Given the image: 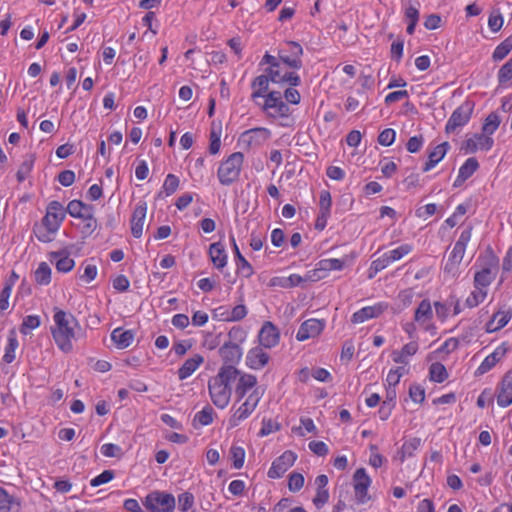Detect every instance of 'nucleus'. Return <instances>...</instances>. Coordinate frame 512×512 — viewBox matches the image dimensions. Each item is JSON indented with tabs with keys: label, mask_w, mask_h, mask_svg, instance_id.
I'll return each mask as SVG.
<instances>
[{
	"label": "nucleus",
	"mask_w": 512,
	"mask_h": 512,
	"mask_svg": "<svg viewBox=\"0 0 512 512\" xmlns=\"http://www.w3.org/2000/svg\"><path fill=\"white\" fill-rule=\"evenodd\" d=\"M238 375L239 369L232 365H223L217 375L209 379V395L217 408L224 409L228 406L232 395L231 383L236 381Z\"/></svg>",
	"instance_id": "1"
},
{
	"label": "nucleus",
	"mask_w": 512,
	"mask_h": 512,
	"mask_svg": "<svg viewBox=\"0 0 512 512\" xmlns=\"http://www.w3.org/2000/svg\"><path fill=\"white\" fill-rule=\"evenodd\" d=\"M53 311L54 325L50 328L53 340L62 352L69 353L73 350L72 340L76 336L75 328L79 327V322L72 313L58 307H54Z\"/></svg>",
	"instance_id": "2"
},
{
	"label": "nucleus",
	"mask_w": 512,
	"mask_h": 512,
	"mask_svg": "<svg viewBox=\"0 0 512 512\" xmlns=\"http://www.w3.org/2000/svg\"><path fill=\"white\" fill-rule=\"evenodd\" d=\"M66 210L59 201H51L46 209V215L41 224H35L33 231L37 239L43 243L52 241V234L56 233L63 222Z\"/></svg>",
	"instance_id": "3"
},
{
	"label": "nucleus",
	"mask_w": 512,
	"mask_h": 512,
	"mask_svg": "<svg viewBox=\"0 0 512 512\" xmlns=\"http://www.w3.org/2000/svg\"><path fill=\"white\" fill-rule=\"evenodd\" d=\"M243 160L244 155L241 152H234L220 164L217 176L222 185L229 186L238 180Z\"/></svg>",
	"instance_id": "4"
},
{
	"label": "nucleus",
	"mask_w": 512,
	"mask_h": 512,
	"mask_svg": "<svg viewBox=\"0 0 512 512\" xmlns=\"http://www.w3.org/2000/svg\"><path fill=\"white\" fill-rule=\"evenodd\" d=\"M143 506L146 512H173L175 498L172 494L155 491L145 497Z\"/></svg>",
	"instance_id": "5"
},
{
	"label": "nucleus",
	"mask_w": 512,
	"mask_h": 512,
	"mask_svg": "<svg viewBox=\"0 0 512 512\" xmlns=\"http://www.w3.org/2000/svg\"><path fill=\"white\" fill-rule=\"evenodd\" d=\"M303 48L295 41H286L278 51L280 61L287 67L299 70L303 66Z\"/></svg>",
	"instance_id": "6"
},
{
	"label": "nucleus",
	"mask_w": 512,
	"mask_h": 512,
	"mask_svg": "<svg viewBox=\"0 0 512 512\" xmlns=\"http://www.w3.org/2000/svg\"><path fill=\"white\" fill-rule=\"evenodd\" d=\"M474 102L470 100L464 101L459 107H457L450 118L448 119L445 132L447 134L454 133L458 128L465 126L473 113Z\"/></svg>",
	"instance_id": "7"
},
{
	"label": "nucleus",
	"mask_w": 512,
	"mask_h": 512,
	"mask_svg": "<svg viewBox=\"0 0 512 512\" xmlns=\"http://www.w3.org/2000/svg\"><path fill=\"white\" fill-rule=\"evenodd\" d=\"M261 399V394L257 389H254L245 401L234 411L229 419L230 427L238 426L242 421L247 419L256 409L259 401Z\"/></svg>",
	"instance_id": "8"
},
{
	"label": "nucleus",
	"mask_w": 512,
	"mask_h": 512,
	"mask_svg": "<svg viewBox=\"0 0 512 512\" xmlns=\"http://www.w3.org/2000/svg\"><path fill=\"white\" fill-rule=\"evenodd\" d=\"M262 109L267 112L268 116L273 118L287 117L290 113V108L283 100L282 94L279 91L267 93Z\"/></svg>",
	"instance_id": "9"
},
{
	"label": "nucleus",
	"mask_w": 512,
	"mask_h": 512,
	"mask_svg": "<svg viewBox=\"0 0 512 512\" xmlns=\"http://www.w3.org/2000/svg\"><path fill=\"white\" fill-rule=\"evenodd\" d=\"M371 485V478L364 468H358L353 475V488L358 503H366L370 497L368 496V488Z\"/></svg>",
	"instance_id": "10"
},
{
	"label": "nucleus",
	"mask_w": 512,
	"mask_h": 512,
	"mask_svg": "<svg viewBox=\"0 0 512 512\" xmlns=\"http://www.w3.org/2000/svg\"><path fill=\"white\" fill-rule=\"evenodd\" d=\"M271 136L269 129L256 127L243 132L240 135L239 143L248 148L258 147L264 144Z\"/></svg>",
	"instance_id": "11"
},
{
	"label": "nucleus",
	"mask_w": 512,
	"mask_h": 512,
	"mask_svg": "<svg viewBox=\"0 0 512 512\" xmlns=\"http://www.w3.org/2000/svg\"><path fill=\"white\" fill-rule=\"evenodd\" d=\"M297 456L291 451H285L281 456L277 457L268 470V477L277 479L284 475V473L294 464Z\"/></svg>",
	"instance_id": "12"
},
{
	"label": "nucleus",
	"mask_w": 512,
	"mask_h": 512,
	"mask_svg": "<svg viewBox=\"0 0 512 512\" xmlns=\"http://www.w3.org/2000/svg\"><path fill=\"white\" fill-rule=\"evenodd\" d=\"M265 73L273 83L277 84H289L292 87L300 85L301 79L296 72L282 71L281 64L278 63V67L266 68Z\"/></svg>",
	"instance_id": "13"
},
{
	"label": "nucleus",
	"mask_w": 512,
	"mask_h": 512,
	"mask_svg": "<svg viewBox=\"0 0 512 512\" xmlns=\"http://www.w3.org/2000/svg\"><path fill=\"white\" fill-rule=\"evenodd\" d=\"M325 325V320L308 319L301 324L296 334V339L298 341H305L309 338H314L323 331Z\"/></svg>",
	"instance_id": "14"
},
{
	"label": "nucleus",
	"mask_w": 512,
	"mask_h": 512,
	"mask_svg": "<svg viewBox=\"0 0 512 512\" xmlns=\"http://www.w3.org/2000/svg\"><path fill=\"white\" fill-rule=\"evenodd\" d=\"M506 342L501 343L491 354H489L476 370L477 375H483L490 371L508 352Z\"/></svg>",
	"instance_id": "15"
},
{
	"label": "nucleus",
	"mask_w": 512,
	"mask_h": 512,
	"mask_svg": "<svg viewBox=\"0 0 512 512\" xmlns=\"http://www.w3.org/2000/svg\"><path fill=\"white\" fill-rule=\"evenodd\" d=\"M258 338L261 346L272 348L279 343L280 333L278 328L268 321L262 326Z\"/></svg>",
	"instance_id": "16"
},
{
	"label": "nucleus",
	"mask_w": 512,
	"mask_h": 512,
	"mask_svg": "<svg viewBox=\"0 0 512 512\" xmlns=\"http://www.w3.org/2000/svg\"><path fill=\"white\" fill-rule=\"evenodd\" d=\"M497 404L500 407H508L512 404V370L506 372L500 382Z\"/></svg>",
	"instance_id": "17"
},
{
	"label": "nucleus",
	"mask_w": 512,
	"mask_h": 512,
	"mask_svg": "<svg viewBox=\"0 0 512 512\" xmlns=\"http://www.w3.org/2000/svg\"><path fill=\"white\" fill-rule=\"evenodd\" d=\"M146 212V202L140 201L136 205L131 217V233L135 238H140L142 236Z\"/></svg>",
	"instance_id": "18"
},
{
	"label": "nucleus",
	"mask_w": 512,
	"mask_h": 512,
	"mask_svg": "<svg viewBox=\"0 0 512 512\" xmlns=\"http://www.w3.org/2000/svg\"><path fill=\"white\" fill-rule=\"evenodd\" d=\"M386 309L387 304L384 303L363 307L352 315L351 321L354 324L363 323L369 319L379 317Z\"/></svg>",
	"instance_id": "19"
},
{
	"label": "nucleus",
	"mask_w": 512,
	"mask_h": 512,
	"mask_svg": "<svg viewBox=\"0 0 512 512\" xmlns=\"http://www.w3.org/2000/svg\"><path fill=\"white\" fill-rule=\"evenodd\" d=\"M219 354L225 365H232L235 367V364L241 360L242 349L237 343L228 341L220 347Z\"/></svg>",
	"instance_id": "20"
},
{
	"label": "nucleus",
	"mask_w": 512,
	"mask_h": 512,
	"mask_svg": "<svg viewBox=\"0 0 512 512\" xmlns=\"http://www.w3.org/2000/svg\"><path fill=\"white\" fill-rule=\"evenodd\" d=\"M344 261L336 258H330V259H322L317 263L316 269L309 272L308 279L310 280H319L323 276L319 275V272H329L333 270H342L344 268Z\"/></svg>",
	"instance_id": "21"
},
{
	"label": "nucleus",
	"mask_w": 512,
	"mask_h": 512,
	"mask_svg": "<svg viewBox=\"0 0 512 512\" xmlns=\"http://www.w3.org/2000/svg\"><path fill=\"white\" fill-rule=\"evenodd\" d=\"M269 355L262 347H254L250 349L246 356V364L254 370L263 368L269 362Z\"/></svg>",
	"instance_id": "22"
},
{
	"label": "nucleus",
	"mask_w": 512,
	"mask_h": 512,
	"mask_svg": "<svg viewBox=\"0 0 512 512\" xmlns=\"http://www.w3.org/2000/svg\"><path fill=\"white\" fill-rule=\"evenodd\" d=\"M236 380H238V382L235 387V395L237 401H240L256 386L257 378L252 374L242 373L240 371V375H238Z\"/></svg>",
	"instance_id": "23"
},
{
	"label": "nucleus",
	"mask_w": 512,
	"mask_h": 512,
	"mask_svg": "<svg viewBox=\"0 0 512 512\" xmlns=\"http://www.w3.org/2000/svg\"><path fill=\"white\" fill-rule=\"evenodd\" d=\"M210 259L218 270L223 269L227 264V253L221 242H214L209 246Z\"/></svg>",
	"instance_id": "24"
},
{
	"label": "nucleus",
	"mask_w": 512,
	"mask_h": 512,
	"mask_svg": "<svg viewBox=\"0 0 512 512\" xmlns=\"http://www.w3.org/2000/svg\"><path fill=\"white\" fill-rule=\"evenodd\" d=\"M479 168V163L475 157L468 158L460 167L458 176L453 184L454 187L461 186L468 178H470Z\"/></svg>",
	"instance_id": "25"
},
{
	"label": "nucleus",
	"mask_w": 512,
	"mask_h": 512,
	"mask_svg": "<svg viewBox=\"0 0 512 512\" xmlns=\"http://www.w3.org/2000/svg\"><path fill=\"white\" fill-rule=\"evenodd\" d=\"M51 261L55 262L56 269L59 272H69L73 269L75 265V261L70 258L69 253L67 251H57L50 253Z\"/></svg>",
	"instance_id": "26"
},
{
	"label": "nucleus",
	"mask_w": 512,
	"mask_h": 512,
	"mask_svg": "<svg viewBox=\"0 0 512 512\" xmlns=\"http://www.w3.org/2000/svg\"><path fill=\"white\" fill-rule=\"evenodd\" d=\"M230 240L233 247L237 270L242 274V276L246 278L250 277L254 273L251 264L241 254L234 236L231 235Z\"/></svg>",
	"instance_id": "27"
},
{
	"label": "nucleus",
	"mask_w": 512,
	"mask_h": 512,
	"mask_svg": "<svg viewBox=\"0 0 512 512\" xmlns=\"http://www.w3.org/2000/svg\"><path fill=\"white\" fill-rule=\"evenodd\" d=\"M134 339L132 330H124L121 327L115 328L111 333V340L117 348L124 349L131 345Z\"/></svg>",
	"instance_id": "28"
},
{
	"label": "nucleus",
	"mask_w": 512,
	"mask_h": 512,
	"mask_svg": "<svg viewBox=\"0 0 512 512\" xmlns=\"http://www.w3.org/2000/svg\"><path fill=\"white\" fill-rule=\"evenodd\" d=\"M450 145L448 142H443L437 145L429 154L428 161L425 163L423 167V171L427 172L432 169L435 165H437L446 155Z\"/></svg>",
	"instance_id": "29"
},
{
	"label": "nucleus",
	"mask_w": 512,
	"mask_h": 512,
	"mask_svg": "<svg viewBox=\"0 0 512 512\" xmlns=\"http://www.w3.org/2000/svg\"><path fill=\"white\" fill-rule=\"evenodd\" d=\"M203 361L204 358L200 354H195L193 357L187 359L178 369V378L184 380L191 376Z\"/></svg>",
	"instance_id": "30"
},
{
	"label": "nucleus",
	"mask_w": 512,
	"mask_h": 512,
	"mask_svg": "<svg viewBox=\"0 0 512 512\" xmlns=\"http://www.w3.org/2000/svg\"><path fill=\"white\" fill-rule=\"evenodd\" d=\"M270 81L271 80L269 79V77L266 73L254 78V80L251 83V88L253 89L251 98L254 101L260 97L266 98L267 93H269L268 89H269Z\"/></svg>",
	"instance_id": "31"
},
{
	"label": "nucleus",
	"mask_w": 512,
	"mask_h": 512,
	"mask_svg": "<svg viewBox=\"0 0 512 512\" xmlns=\"http://www.w3.org/2000/svg\"><path fill=\"white\" fill-rule=\"evenodd\" d=\"M418 351V343L415 341L405 344L401 350H394L392 352V358L395 363L407 364L408 357L413 356Z\"/></svg>",
	"instance_id": "32"
},
{
	"label": "nucleus",
	"mask_w": 512,
	"mask_h": 512,
	"mask_svg": "<svg viewBox=\"0 0 512 512\" xmlns=\"http://www.w3.org/2000/svg\"><path fill=\"white\" fill-rule=\"evenodd\" d=\"M66 212L74 218H84L93 212V206L87 205L80 200H72L68 203Z\"/></svg>",
	"instance_id": "33"
},
{
	"label": "nucleus",
	"mask_w": 512,
	"mask_h": 512,
	"mask_svg": "<svg viewBox=\"0 0 512 512\" xmlns=\"http://www.w3.org/2000/svg\"><path fill=\"white\" fill-rule=\"evenodd\" d=\"M465 250L466 249L460 247V245L459 246L454 245L453 250L451 251V253L448 257V260L445 264V267H444L445 272L453 273L456 271L457 267L462 262Z\"/></svg>",
	"instance_id": "34"
},
{
	"label": "nucleus",
	"mask_w": 512,
	"mask_h": 512,
	"mask_svg": "<svg viewBox=\"0 0 512 512\" xmlns=\"http://www.w3.org/2000/svg\"><path fill=\"white\" fill-rule=\"evenodd\" d=\"M495 275L492 272V269L490 267H484L480 271H477L474 276V286L476 289H484L488 287Z\"/></svg>",
	"instance_id": "35"
},
{
	"label": "nucleus",
	"mask_w": 512,
	"mask_h": 512,
	"mask_svg": "<svg viewBox=\"0 0 512 512\" xmlns=\"http://www.w3.org/2000/svg\"><path fill=\"white\" fill-rule=\"evenodd\" d=\"M432 317L433 311L430 301L428 299L422 300L415 310L414 320L418 323H425L431 320Z\"/></svg>",
	"instance_id": "36"
},
{
	"label": "nucleus",
	"mask_w": 512,
	"mask_h": 512,
	"mask_svg": "<svg viewBox=\"0 0 512 512\" xmlns=\"http://www.w3.org/2000/svg\"><path fill=\"white\" fill-rule=\"evenodd\" d=\"M214 409L210 405H206L201 411L195 414L193 419V426L197 428L198 425L207 426L213 422Z\"/></svg>",
	"instance_id": "37"
},
{
	"label": "nucleus",
	"mask_w": 512,
	"mask_h": 512,
	"mask_svg": "<svg viewBox=\"0 0 512 512\" xmlns=\"http://www.w3.org/2000/svg\"><path fill=\"white\" fill-rule=\"evenodd\" d=\"M420 444L421 439L416 437L405 441L401 447V451L399 452L400 461L404 462L407 457L413 456L414 452L419 448Z\"/></svg>",
	"instance_id": "38"
},
{
	"label": "nucleus",
	"mask_w": 512,
	"mask_h": 512,
	"mask_svg": "<svg viewBox=\"0 0 512 512\" xmlns=\"http://www.w3.org/2000/svg\"><path fill=\"white\" fill-rule=\"evenodd\" d=\"M512 50V36L507 37L503 40L494 50L492 58L494 61L503 60L509 52Z\"/></svg>",
	"instance_id": "39"
},
{
	"label": "nucleus",
	"mask_w": 512,
	"mask_h": 512,
	"mask_svg": "<svg viewBox=\"0 0 512 512\" xmlns=\"http://www.w3.org/2000/svg\"><path fill=\"white\" fill-rule=\"evenodd\" d=\"M35 281L40 285H48L51 282V268L46 262H41L35 271Z\"/></svg>",
	"instance_id": "40"
},
{
	"label": "nucleus",
	"mask_w": 512,
	"mask_h": 512,
	"mask_svg": "<svg viewBox=\"0 0 512 512\" xmlns=\"http://www.w3.org/2000/svg\"><path fill=\"white\" fill-rule=\"evenodd\" d=\"M430 379L437 383H442L448 378L445 366L439 362L433 363L429 369Z\"/></svg>",
	"instance_id": "41"
},
{
	"label": "nucleus",
	"mask_w": 512,
	"mask_h": 512,
	"mask_svg": "<svg viewBox=\"0 0 512 512\" xmlns=\"http://www.w3.org/2000/svg\"><path fill=\"white\" fill-rule=\"evenodd\" d=\"M500 123L501 120L498 114L495 112L490 113L483 124V133L491 136L498 129Z\"/></svg>",
	"instance_id": "42"
},
{
	"label": "nucleus",
	"mask_w": 512,
	"mask_h": 512,
	"mask_svg": "<svg viewBox=\"0 0 512 512\" xmlns=\"http://www.w3.org/2000/svg\"><path fill=\"white\" fill-rule=\"evenodd\" d=\"M487 296V292L484 289H476L470 293L465 301V305L469 308L478 306Z\"/></svg>",
	"instance_id": "43"
},
{
	"label": "nucleus",
	"mask_w": 512,
	"mask_h": 512,
	"mask_svg": "<svg viewBox=\"0 0 512 512\" xmlns=\"http://www.w3.org/2000/svg\"><path fill=\"white\" fill-rule=\"evenodd\" d=\"M230 458L235 469H241L244 464L245 450L240 446L233 445L230 449Z\"/></svg>",
	"instance_id": "44"
},
{
	"label": "nucleus",
	"mask_w": 512,
	"mask_h": 512,
	"mask_svg": "<svg viewBox=\"0 0 512 512\" xmlns=\"http://www.w3.org/2000/svg\"><path fill=\"white\" fill-rule=\"evenodd\" d=\"M40 318L37 315H28L23 319L20 326V333L27 335L30 330L36 329L40 326Z\"/></svg>",
	"instance_id": "45"
},
{
	"label": "nucleus",
	"mask_w": 512,
	"mask_h": 512,
	"mask_svg": "<svg viewBox=\"0 0 512 512\" xmlns=\"http://www.w3.org/2000/svg\"><path fill=\"white\" fill-rule=\"evenodd\" d=\"M14 285V281L7 280L4 284V287L0 293V311H5L9 306V297L11 295L12 287Z\"/></svg>",
	"instance_id": "46"
},
{
	"label": "nucleus",
	"mask_w": 512,
	"mask_h": 512,
	"mask_svg": "<svg viewBox=\"0 0 512 512\" xmlns=\"http://www.w3.org/2000/svg\"><path fill=\"white\" fill-rule=\"evenodd\" d=\"M411 251H412L411 245L402 244L399 247H397L396 249H393V250L387 252L386 254H387L390 262L392 263L394 261L400 260L402 257L409 254Z\"/></svg>",
	"instance_id": "47"
},
{
	"label": "nucleus",
	"mask_w": 512,
	"mask_h": 512,
	"mask_svg": "<svg viewBox=\"0 0 512 512\" xmlns=\"http://www.w3.org/2000/svg\"><path fill=\"white\" fill-rule=\"evenodd\" d=\"M180 180L174 174H168L163 183V190L167 196L172 195L176 192L179 187Z\"/></svg>",
	"instance_id": "48"
},
{
	"label": "nucleus",
	"mask_w": 512,
	"mask_h": 512,
	"mask_svg": "<svg viewBox=\"0 0 512 512\" xmlns=\"http://www.w3.org/2000/svg\"><path fill=\"white\" fill-rule=\"evenodd\" d=\"M18 347V340L14 336H10L8 338V343L5 348V354L3 356V361L6 363H11L15 359V350Z\"/></svg>",
	"instance_id": "49"
},
{
	"label": "nucleus",
	"mask_w": 512,
	"mask_h": 512,
	"mask_svg": "<svg viewBox=\"0 0 512 512\" xmlns=\"http://www.w3.org/2000/svg\"><path fill=\"white\" fill-rule=\"evenodd\" d=\"M33 164L34 159L32 157L30 159H26L25 161H23V163L20 165L16 173V177L19 182H23L28 177V175L32 171Z\"/></svg>",
	"instance_id": "50"
},
{
	"label": "nucleus",
	"mask_w": 512,
	"mask_h": 512,
	"mask_svg": "<svg viewBox=\"0 0 512 512\" xmlns=\"http://www.w3.org/2000/svg\"><path fill=\"white\" fill-rule=\"evenodd\" d=\"M194 504V496L190 492H184L178 496L179 509L187 512Z\"/></svg>",
	"instance_id": "51"
},
{
	"label": "nucleus",
	"mask_w": 512,
	"mask_h": 512,
	"mask_svg": "<svg viewBox=\"0 0 512 512\" xmlns=\"http://www.w3.org/2000/svg\"><path fill=\"white\" fill-rule=\"evenodd\" d=\"M396 132L391 128L384 129L378 136V143L382 146H391L395 141Z\"/></svg>",
	"instance_id": "52"
},
{
	"label": "nucleus",
	"mask_w": 512,
	"mask_h": 512,
	"mask_svg": "<svg viewBox=\"0 0 512 512\" xmlns=\"http://www.w3.org/2000/svg\"><path fill=\"white\" fill-rule=\"evenodd\" d=\"M304 485V476L301 473H292L289 476L288 487L292 492L299 491Z\"/></svg>",
	"instance_id": "53"
},
{
	"label": "nucleus",
	"mask_w": 512,
	"mask_h": 512,
	"mask_svg": "<svg viewBox=\"0 0 512 512\" xmlns=\"http://www.w3.org/2000/svg\"><path fill=\"white\" fill-rule=\"evenodd\" d=\"M281 425L272 419H263L262 428L259 432L260 436H267L273 432L280 430Z\"/></svg>",
	"instance_id": "54"
},
{
	"label": "nucleus",
	"mask_w": 512,
	"mask_h": 512,
	"mask_svg": "<svg viewBox=\"0 0 512 512\" xmlns=\"http://www.w3.org/2000/svg\"><path fill=\"white\" fill-rule=\"evenodd\" d=\"M84 220V225L81 229V232L84 236L91 235L97 228V220L93 217V214H88L87 217L82 218Z\"/></svg>",
	"instance_id": "55"
},
{
	"label": "nucleus",
	"mask_w": 512,
	"mask_h": 512,
	"mask_svg": "<svg viewBox=\"0 0 512 512\" xmlns=\"http://www.w3.org/2000/svg\"><path fill=\"white\" fill-rule=\"evenodd\" d=\"M114 478V472L112 470H104L101 474L94 477L90 481L92 487H98L102 484L108 483Z\"/></svg>",
	"instance_id": "56"
},
{
	"label": "nucleus",
	"mask_w": 512,
	"mask_h": 512,
	"mask_svg": "<svg viewBox=\"0 0 512 512\" xmlns=\"http://www.w3.org/2000/svg\"><path fill=\"white\" fill-rule=\"evenodd\" d=\"M332 205L331 194L327 190H322L319 199V210L323 213L330 214V208Z\"/></svg>",
	"instance_id": "57"
},
{
	"label": "nucleus",
	"mask_w": 512,
	"mask_h": 512,
	"mask_svg": "<svg viewBox=\"0 0 512 512\" xmlns=\"http://www.w3.org/2000/svg\"><path fill=\"white\" fill-rule=\"evenodd\" d=\"M248 310L244 304L236 305L230 310V322H236L244 319L247 316Z\"/></svg>",
	"instance_id": "58"
},
{
	"label": "nucleus",
	"mask_w": 512,
	"mask_h": 512,
	"mask_svg": "<svg viewBox=\"0 0 512 512\" xmlns=\"http://www.w3.org/2000/svg\"><path fill=\"white\" fill-rule=\"evenodd\" d=\"M476 142L478 144V149L481 150H490L494 144V140L487 134H475Z\"/></svg>",
	"instance_id": "59"
},
{
	"label": "nucleus",
	"mask_w": 512,
	"mask_h": 512,
	"mask_svg": "<svg viewBox=\"0 0 512 512\" xmlns=\"http://www.w3.org/2000/svg\"><path fill=\"white\" fill-rule=\"evenodd\" d=\"M511 319V312L498 311L493 315V321H496V329H502L505 327Z\"/></svg>",
	"instance_id": "60"
},
{
	"label": "nucleus",
	"mask_w": 512,
	"mask_h": 512,
	"mask_svg": "<svg viewBox=\"0 0 512 512\" xmlns=\"http://www.w3.org/2000/svg\"><path fill=\"white\" fill-rule=\"evenodd\" d=\"M329 500V492L327 489H317L313 498V504L318 508H322Z\"/></svg>",
	"instance_id": "61"
},
{
	"label": "nucleus",
	"mask_w": 512,
	"mask_h": 512,
	"mask_svg": "<svg viewBox=\"0 0 512 512\" xmlns=\"http://www.w3.org/2000/svg\"><path fill=\"white\" fill-rule=\"evenodd\" d=\"M503 17L498 13H491L488 19V26L493 32L499 31L503 26Z\"/></svg>",
	"instance_id": "62"
},
{
	"label": "nucleus",
	"mask_w": 512,
	"mask_h": 512,
	"mask_svg": "<svg viewBox=\"0 0 512 512\" xmlns=\"http://www.w3.org/2000/svg\"><path fill=\"white\" fill-rule=\"evenodd\" d=\"M409 396L414 402L421 403L425 399V390L419 385H412L409 388Z\"/></svg>",
	"instance_id": "63"
},
{
	"label": "nucleus",
	"mask_w": 512,
	"mask_h": 512,
	"mask_svg": "<svg viewBox=\"0 0 512 512\" xmlns=\"http://www.w3.org/2000/svg\"><path fill=\"white\" fill-rule=\"evenodd\" d=\"M12 498L7 491L0 487V512H9L11 509Z\"/></svg>",
	"instance_id": "64"
}]
</instances>
